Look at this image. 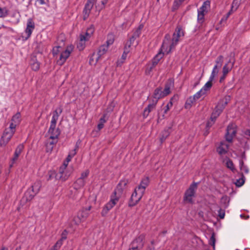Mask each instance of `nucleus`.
Segmentation results:
<instances>
[{
    "label": "nucleus",
    "mask_w": 250,
    "mask_h": 250,
    "mask_svg": "<svg viewBox=\"0 0 250 250\" xmlns=\"http://www.w3.org/2000/svg\"><path fill=\"white\" fill-rule=\"evenodd\" d=\"M122 182H120L117 186L116 188L115 189L113 194L111 196L109 201L106 204L103 208L101 212V214L103 216H105L108 211L111 209L117 203L123 191L122 188Z\"/></svg>",
    "instance_id": "f257e3e1"
},
{
    "label": "nucleus",
    "mask_w": 250,
    "mask_h": 250,
    "mask_svg": "<svg viewBox=\"0 0 250 250\" xmlns=\"http://www.w3.org/2000/svg\"><path fill=\"white\" fill-rule=\"evenodd\" d=\"M170 38V36L169 34H166L165 35V39L162 45L160 50L155 56L152 60V64H153V66H156L160 61V60L163 57L164 52H163V51H164L165 52L167 53V51L168 50V42H169Z\"/></svg>",
    "instance_id": "f03ea898"
},
{
    "label": "nucleus",
    "mask_w": 250,
    "mask_h": 250,
    "mask_svg": "<svg viewBox=\"0 0 250 250\" xmlns=\"http://www.w3.org/2000/svg\"><path fill=\"white\" fill-rule=\"evenodd\" d=\"M184 36V31L182 26L180 25L177 26L175 29V32L173 34L171 42L169 46H168V50L167 51V54L171 52V50L178 44L180 38Z\"/></svg>",
    "instance_id": "7ed1b4c3"
},
{
    "label": "nucleus",
    "mask_w": 250,
    "mask_h": 250,
    "mask_svg": "<svg viewBox=\"0 0 250 250\" xmlns=\"http://www.w3.org/2000/svg\"><path fill=\"white\" fill-rule=\"evenodd\" d=\"M114 42V36L113 34H109L107 36V41L105 44L101 45L96 53L97 55L101 58L107 52L108 46L112 45Z\"/></svg>",
    "instance_id": "20e7f679"
},
{
    "label": "nucleus",
    "mask_w": 250,
    "mask_h": 250,
    "mask_svg": "<svg viewBox=\"0 0 250 250\" xmlns=\"http://www.w3.org/2000/svg\"><path fill=\"white\" fill-rule=\"evenodd\" d=\"M41 185L40 182H36L25 193L26 200H31L39 191Z\"/></svg>",
    "instance_id": "39448f33"
},
{
    "label": "nucleus",
    "mask_w": 250,
    "mask_h": 250,
    "mask_svg": "<svg viewBox=\"0 0 250 250\" xmlns=\"http://www.w3.org/2000/svg\"><path fill=\"white\" fill-rule=\"evenodd\" d=\"M197 183H194L191 184L189 188L186 191L184 197V201L192 203L193 198L195 196L196 189H197Z\"/></svg>",
    "instance_id": "423d86ee"
},
{
    "label": "nucleus",
    "mask_w": 250,
    "mask_h": 250,
    "mask_svg": "<svg viewBox=\"0 0 250 250\" xmlns=\"http://www.w3.org/2000/svg\"><path fill=\"white\" fill-rule=\"evenodd\" d=\"M73 50V46L72 45L67 46L65 49L61 53L59 59L57 61L58 65L61 66L66 62Z\"/></svg>",
    "instance_id": "0eeeda50"
},
{
    "label": "nucleus",
    "mask_w": 250,
    "mask_h": 250,
    "mask_svg": "<svg viewBox=\"0 0 250 250\" xmlns=\"http://www.w3.org/2000/svg\"><path fill=\"white\" fill-rule=\"evenodd\" d=\"M223 62V57L222 55L219 56L215 60V64L214 66L209 79L210 81H213L215 77L218 74L220 68L221 67Z\"/></svg>",
    "instance_id": "6e6552de"
},
{
    "label": "nucleus",
    "mask_w": 250,
    "mask_h": 250,
    "mask_svg": "<svg viewBox=\"0 0 250 250\" xmlns=\"http://www.w3.org/2000/svg\"><path fill=\"white\" fill-rule=\"evenodd\" d=\"M237 132V125L235 124H230L227 128L225 138L227 141L231 142L233 138L235 136Z\"/></svg>",
    "instance_id": "1a4fd4ad"
},
{
    "label": "nucleus",
    "mask_w": 250,
    "mask_h": 250,
    "mask_svg": "<svg viewBox=\"0 0 250 250\" xmlns=\"http://www.w3.org/2000/svg\"><path fill=\"white\" fill-rule=\"evenodd\" d=\"M35 28V22L32 18H29L27 21L26 27L24 30L25 36H22L23 40H28L31 37Z\"/></svg>",
    "instance_id": "9d476101"
},
{
    "label": "nucleus",
    "mask_w": 250,
    "mask_h": 250,
    "mask_svg": "<svg viewBox=\"0 0 250 250\" xmlns=\"http://www.w3.org/2000/svg\"><path fill=\"white\" fill-rule=\"evenodd\" d=\"M72 172V168L59 167V172L56 175V179L65 181L68 179Z\"/></svg>",
    "instance_id": "9b49d317"
},
{
    "label": "nucleus",
    "mask_w": 250,
    "mask_h": 250,
    "mask_svg": "<svg viewBox=\"0 0 250 250\" xmlns=\"http://www.w3.org/2000/svg\"><path fill=\"white\" fill-rule=\"evenodd\" d=\"M144 193L141 192L139 189L135 188L132 193L128 205L130 207L135 206L141 199Z\"/></svg>",
    "instance_id": "f8f14e48"
},
{
    "label": "nucleus",
    "mask_w": 250,
    "mask_h": 250,
    "mask_svg": "<svg viewBox=\"0 0 250 250\" xmlns=\"http://www.w3.org/2000/svg\"><path fill=\"white\" fill-rule=\"evenodd\" d=\"M144 239L145 235L144 234H141L137 236L132 242L131 247L135 250H140L143 247Z\"/></svg>",
    "instance_id": "ddd939ff"
},
{
    "label": "nucleus",
    "mask_w": 250,
    "mask_h": 250,
    "mask_svg": "<svg viewBox=\"0 0 250 250\" xmlns=\"http://www.w3.org/2000/svg\"><path fill=\"white\" fill-rule=\"evenodd\" d=\"M8 130H4L3 133L0 139V146H5L9 142L14 134L13 131H8Z\"/></svg>",
    "instance_id": "4468645a"
},
{
    "label": "nucleus",
    "mask_w": 250,
    "mask_h": 250,
    "mask_svg": "<svg viewBox=\"0 0 250 250\" xmlns=\"http://www.w3.org/2000/svg\"><path fill=\"white\" fill-rule=\"evenodd\" d=\"M89 215L87 210L83 209L80 210L77 214V216L73 219V221L76 225H79L80 223L86 219Z\"/></svg>",
    "instance_id": "2eb2a0df"
},
{
    "label": "nucleus",
    "mask_w": 250,
    "mask_h": 250,
    "mask_svg": "<svg viewBox=\"0 0 250 250\" xmlns=\"http://www.w3.org/2000/svg\"><path fill=\"white\" fill-rule=\"evenodd\" d=\"M94 2L95 0H87L83 10V18L84 20H86L88 18Z\"/></svg>",
    "instance_id": "dca6fc26"
},
{
    "label": "nucleus",
    "mask_w": 250,
    "mask_h": 250,
    "mask_svg": "<svg viewBox=\"0 0 250 250\" xmlns=\"http://www.w3.org/2000/svg\"><path fill=\"white\" fill-rule=\"evenodd\" d=\"M47 133L49 139H58L61 130L56 126H50Z\"/></svg>",
    "instance_id": "f3484780"
},
{
    "label": "nucleus",
    "mask_w": 250,
    "mask_h": 250,
    "mask_svg": "<svg viewBox=\"0 0 250 250\" xmlns=\"http://www.w3.org/2000/svg\"><path fill=\"white\" fill-rule=\"evenodd\" d=\"M229 145L225 142H221L217 147V152L220 155L226 154L229 149Z\"/></svg>",
    "instance_id": "a211bd4d"
},
{
    "label": "nucleus",
    "mask_w": 250,
    "mask_h": 250,
    "mask_svg": "<svg viewBox=\"0 0 250 250\" xmlns=\"http://www.w3.org/2000/svg\"><path fill=\"white\" fill-rule=\"evenodd\" d=\"M227 103L225 102L224 105L223 104H221V103H219L215 107L214 111L211 114V116H212V118L214 119H216L219 116V115L223 111L225 106L227 104Z\"/></svg>",
    "instance_id": "6ab92c4d"
},
{
    "label": "nucleus",
    "mask_w": 250,
    "mask_h": 250,
    "mask_svg": "<svg viewBox=\"0 0 250 250\" xmlns=\"http://www.w3.org/2000/svg\"><path fill=\"white\" fill-rule=\"evenodd\" d=\"M157 104V103L156 102V101L152 99L149 101V104H148L147 106L145 108L144 111L143 115L145 117H147L149 113L155 108Z\"/></svg>",
    "instance_id": "aec40b11"
},
{
    "label": "nucleus",
    "mask_w": 250,
    "mask_h": 250,
    "mask_svg": "<svg viewBox=\"0 0 250 250\" xmlns=\"http://www.w3.org/2000/svg\"><path fill=\"white\" fill-rule=\"evenodd\" d=\"M166 97L164 94L162 88V87H158L154 90L152 100L156 101V102L158 103V100L161 98Z\"/></svg>",
    "instance_id": "412c9836"
},
{
    "label": "nucleus",
    "mask_w": 250,
    "mask_h": 250,
    "mask_svg": "<svg viewBox=\"0 0 250 250\" xmlns=\"http://www.w3.org/2000/svg\"><path fill=\"white\" fill-rule=\"evenodd\" d=\"M24 148V146L23 144H20L16 148V150L14 152V156L12 159V163L10 165V167H12L13 166V164L15 162V161L18 159L19 156L21 154V152L23 150Z\"/></svg>",
    "instance_id": "4be33fe9"
},
{
    "label": "nucleus",
    "mask_w": 250,
    "mask_h": 250,
    "mask_svg": "<svg viewBox=\"0 0 250 250\" xmlns=\"http://www.w3.org/2000/svg\"><path fill=\"white\" fill-rule=\"evenodd\" d=\"M149 183V180L148 177H145L142 180L140 185L136 188L139 189L142 193H144L146 188L148 186Z\"/></svg>",
    "instance_id": "5701e85b"
},
{
    "label": "nucleus",
    "mask_w": 250,
    "mask_h": 250,
    "mask_svg": "<svg viewBox=\"0 0 250 250\" xmlns=\"http://www.w3.org/2000/svg\"><path fill=\"white\" fill-rule=\"evenodd\" d=\"M88 40L85 38L82 35H80V40L79 42L77 43V48L80 50H83L85 47V42L86 41Z\"/></svg>",
    "instance_id": "b1692460"
},
{
    "label": "nucleus",
    "mask_w": 250,
    "mask_h": 250,
    "mask_svg": "<svg viewBox=\"0 0 250 250\" xmlns=\"http://www.w3.org/2000/svg\"><path fill=\"white\" fill-rule=\"evenodd\" d=\"M31 68L34 71H38L40 67V64L38 62L36 57L32 58L30 62Z\"/></svg>",
    "instance_id": "393cba45"
},
{
    "label": "nucleus",
    "mask_w": 250,
    "mask_h": 250,
    "mask_svg": "<svg viewBox=\"0 0 250 250\" xmlns=\"http://www.w3.org/2000/svg\"><path fill=\"white\" fill-rule=\"evenodd\" d=\"M230 62V61H229L228 62L226 63L223 67L222 73L224 74V75H227L228 73L231 71L233 66L234 62H232L230 66L229 65Z\"/></svg>",
    "instance_id": "a878e982"
},
{
    "label": "nucleus",
    "mask_w": 250,
    "mask_h": 250,
    "mask_svg": "<svg viewBox=\"0 0 250 250\" xmlns=\"http://www.w3.org/2000/svg\"><path fill=\"white\" fill-rule=\"evenodd\" d=\"M210 3L209 0L204 1L202 6L198 9V11L203 13L207 12L210 7Z\"/></svg>",
    "instance_id": "bb28decb"
},
{
    "label": "nucleus",
    "mask_w": 250,
    "mask_h": 250,
    "mask_svg": "<svg viewBox=\"0 0 250 250\" xmlns=\"http://www.w3.org/2000/svg\"><path fill=\"white\" fill-rule=\"evenodd\" d=\"M85 183L86 182L85 181H83V180H82L79 178L76 180V181L74 183V188L76 189H80L83 188L85 185Z\"/></svg>",
    "instance_id": "cd10ccee"
},
{
    "label": "nucleus",
    "mask_w": 250,
    "mask_h": 250,
    "mask_svg": "<svg viewBox=\"0 0 250 250\" xmlns=\"http://www.w3.org/2000/svg\"><path fill=\"white\" fill-rule=\"evenodd\" d=\"M209 78V80L205 83L204 86L200 89L205 95L206 94L208 91L211 88L212 84V82Z\"/></svg>",
    "instance_id": "c85d7f7f"
},
{
    "label": "nucleus",
    "mask_w": 250,
    "mask_h": 250,
    "mask_svg": "<svg viewBox=\"0 0 250 250\" xmlns=\"http://www.w3.org/2000/svg\"><path fill=\"white\" fill-rule=\"evenodd\" d=\"M100 58L97 55L96 53H93L89 59V64L91 65H95Z\"/></svg>",
    "instance_id": "c756f323"
},
{
    "label": "nucleus",
    "mask_w": 250,
    "mask_h": 250,
    "mask_svg": "<svg viewBox=\"0 0 250 250\" xmlns=\"http://www.w3.org/2000/svg\"><path fill=\"white\" fill-rule=\"evenodd\" d=\"M94 32V27L93 25H91L87 29L86 32L84 34L82 35L85 38L89 40Z\"/></svg>",
    "instance_id": "7c9ffc66"
},
{
    "label": "nucleus",
    "mask_w": 250,
    "mask_h": 250,
    "mask_svg": "<svg viewBox=\"0 0 250 250\" xmlns=\"http://www.w3.org/2000/svg\"><path fill=\"white\" fill-rule=\"evenodd\" d=\"M239 168L242 172V175H243L244 173L248 174L249 172V168L247 166L244 165V162L241 159L239 160Z\"/></svg>",
    "instance_id": "2f4dec72"
},
{
    "label": "nucleus",
    "mask_w": 250,
    "mask_h": 250,
    "mask_svg": "<svg viewBox=\"0 0 250 250\" xmlns=\"http://www.w3.org/2000/svg\"><path fill=\"white\" fill-rule=\"evenodd\" d=\"M196 100L194 98V97L192 96L189 97L186 101L185 104V108H189L191 107L192 105L195 103Z\"/></svg>",
    "instance_id": "473e14b6"
},
{
    "label": "nucleus",
    "mask_w": 250,
    "mask_h": 250,
    "mask_svg": "<svg viewBox=\"0 0 250 250\" xmlns=\"http://www.w3.org/2000/svg\"><path fill=\"white\" fill-rule=\"evenodd\" d=\"M21 121V115L20 112H17L15 114L11 119V121L19 125Z\"/></svg>",
    "instance_id": "72a5a7b5"
},
{
    "label": "nucleus",
    "mask_w": 250,
    "mask_h": 250,
    "mask_svg": "<svg viewBox=\"0 0 250 250\" xmlns=\"http://www.w3.org/2000/svg\"><path fill=\"white\" fill-rule=\"evenodd\" d=\"M229 199L227 196H224L221 199V204L222 207L227 208L229 206Z\"/></svg>",
    "instance_id": "f704fd0d"
},
{
    "label": "nucleus",
    "mask_w": 250,
    "mask_h": 250,
    "mask_svg": "<svg viewBox=\"0 0 250 250\" xmlns=\"http://www.w3.org/2000/svg\"><path fill=\"white\" fill-rule=\"evenodd\" d=\"M226 166L227 167L230 169L232 172H234L236 171V169L233 165V163L231 160L229 159H228L226 162Z\"/></svg>",
    "instance_id": "c9c22d12"
},
{
    "label": "nucleus",
    "mask_w": 250,
    "mask_h": 250,
    "mask_svg": "<svg viewBox=\"0 0 250 250\" xmlns=\"http://www.w3.org/2000/svg\"><path fill=\"white\" fill-rule=\"evenodd\" d=\"M241 1L240 0H233L231 7V10H236L240 4Z\"/></svg>",
    "instance_id": "e433bc0d"
},
{
    "label": "nucleus",
    "mask_w": 250,
    "mask_h": 250,
    "mask_svg": "<svg viewBox=\"0 0 250 250\" xmlns=\"http://www.w3.org/2000/svg\"><path fill=\"white\" fill-rule=\"evenodd\" d=\"M170 87L171 84L170 83H167L165 84V88L163 91V92L165 96H167L168 94L170 93Z\"/></svg>",
    "instance_id": "4c0bfd02"
},
{
    "label": "nucleus",
    "mask_w": 250,
    "mask_h": 250,
    "mask_svg": "<svg viewBox=\"0 0 250 250\" xmlns=\"http://www.w3.org/2000/svg\"><path fill=\"white\" fill-rule=\"evenodd\" d=\"M174 97H172L169 102L167 103V105L165 106L164 109V113L166 114L167 111L172 107L173 105L172 101L173 100Z\"/></svg>",
    "instance_id": "58836bf2"
},
{
    "label": "nucleus",
    "mask_w": 250,
    "mask_h": 250,
    "mask_svg": "<svg viewBox=\"0 0 250 250\" xmlns=\"http://www.w3.org/2000/svg\"><path fill=\"white\" fill-rule=\"evenodd\" d=\"M215 235L214 233H213L211 234V236L209 239L208 240V244L209 245L211 246L213 248V249L214 250L215 249Z\"/></svg>",
    "instance_id": "ea45409f"
},
{
    "label": "nucleus",
    "mask_w": 250,
    "mask_h": 250,
    "mask_svg": "<svg viewBox=\"0 0 250 250\" xmlns=\"http://www.w3.org/2000/svg\"><path fill=\"white\" fill-rule=\"evenodd\" d=\"M8 14V10L6 7H0V18H5Z\"/></svg>",
    "instance_id": "a19ab883"
},
{
    "label": "nucleus",
    "mask_w": 250,
    "mask_h": 250,
    "mask_svg": "<svg viewBox=\"0 0 250 250\" xmlns=\"http://www.w3.org/2000/svg\"><path fill=\"white\" fill-rule=\"evenodd\" d=\"M205 13L198 11L197 21L199 23L202 24L204 21Z\"/></svg>",
    "instance_id": "79ce46f5"
},
{
    "label": "nucleus",
    "mask_w": 250,
    "mask_h": 250,
    "mask_svg": "<svg viewBox=\"0 0 250 250\" xmlns=\"http://www.w3.org/2000/svg\"><path fill=\"white\" fill-rule=\"evenodd\" d=\"M245 177L244 175H242V177L241 178H239V179H237L235 183V185L238 187H241L245 182Z\"/></svg>",
    "instance_id": "37998d69"
},
{
    "label": "nucleus",
    "mask_w": 250,
    "mask_h": 250,
    "mask_svg": "<svg viewBox=\"0 0 250 250\" xmlns=\"http://www.w3.org/2000/svg\"><path fill=\"white\" fill-rule=\"evenodd\" d=\"M89 174V170L88 169H86L83 171L81 174L80 177H79L80 179L83 180V181H85L86 182V179L88 176Z\"/></svg>",
    "instance_id": "c03bdc74"
},
{
    "label": "nucleus",
    "mask_w": 250,
    "mask_h": 250,
    "mask_svg": "<svg viewBox=\"0 0 250 250\" xmlns=\"http://www.w3.org/2000/svg\"><path fill=\"white\" fill-rule=\"evenodd\" d=\"M18 125L11 121L9 128H6L5 130H9L8 131H13V133L15 132V128Z\"/></svg>",
    "instance_id": "a18cd8bd"
},
{
    "label": "nucleus",
    "mask_w": 250,
    "mask_h": 250,
    "mask_svg": "<svg viewBox=\"0 0 250 250\" xmlns=\"http://www.w3.org/2000/svg\"><path fill=\"white\" fill-rule=\"evenodd\" d=\"M129 53V50L128 47H125L124 51L122 56V59L123 61L121 62V63H122L126 59L127 57V55Z\"/></svg>",
    "instance_id": "49530a36"
},
{
    "label": "nucleus",
    "mask_w": 250,
    "mask_h": 250,
    "mask_svg": "<svg viewBox=\"0 0 250 250\" xmlns=\"http://www.w3.org/2000/svg\"><path fill=\"white\" fill-rule=\"evenodd\" d=\"M62 108L61 107H59L56 109L53 113V116L56 117V118H59V116L62 112Z\"/></svg>",
    "instance_id": "de8ad7c7"
},
{
    "label": "nucleus",
    "mask_w": 250,
    "mask_h": 250,
    "mask_svg": "<svg viewBox=\"0 0 250 250\" xmlns=\"http://www.w3.org/2000/svg\"><path fill=\"white\" fill-rule=\"evenodd\" d=\"M58 139H49L48 140L47 144H49L50 146H51L53 147L55 146V145L58 143Z\"/></svg>",
    "instance_id": "09e8293b"
},
{
    "label": "nucleus",
    "mask_w": 250,
    "mask_h": 250,
    "mask_svg": "<svg viewBox=\"0 0 250 250\" xmlns=\"http://www.w3.org/2000/svg\"><path fill=\"white\" fill-rule=\"evenodd\" d=\"M205 95V94L201 90H200L199 91L196 92L193 96L194 97L195 100L197 101L200 98H201V96Z\"/></svg>",
    "instance_id": "8fccbe9b"
},
{
    "label": "nucleus",
    "mask_w": 250,
    "mask_h": 250,
    "mask_svg": "<svg viewBox=\"0 0 250 250\" xmlns=\"http://www.w3.org/2000/svg\"><path fill=\"white\" fill-rule=\"evenodd\" d=\"M169 135V132L167 131H164L162 132V136L160 138L161 143L165 140L166 138Z\"/></svg>",
    "instance_id": "3c124183"
},
{
    "label": "nucleus",
    "mask_w": 250,
    "mask_h": 250,
    "mask_svg": "<svg viewBox=\"0 0 250 250\" xmlns=\"http://www.w3.org/2000/svg\"><path fill=\"white\" fill-rule=\"evenodd\" d=\"M218 215L220 219L224 218L225 215V211L224 209L220 208L218 211Z\"/></svg>",
    "instance_id": "603ef678"
},
{
    "label": "nucleus",
    "mask_w": 250,
    "mask_h": 250,
    "mask_svg": "<svg viewBox=\"0 0 250 250\" xmlns=\"http://www.w3.org/2000/svg\"><path fill=\"white\" fill-rule=\"evenodd\" d=\"M216 119H214L212 118V116L210 117V119L209 121H208L206 125L207 128L210 127L215 123Z\"/></svg>",
    "instance_id": "864d4df0"
},
{
    "label": "nucleus",
    "mask_w": 250,
    "mask_h": 250,
    "mask_svg": "<svg viewBox=\"0 0 250 250\" xmlns=\"http://www.w3.org/2000/svg\"><path fill=\"white\" fill-rule=\"evenodd\" d=\"M61 48V46H57L53 47L52 49V54L54 56L57 55L60 52V49Z\"/></svg>",
    "instance_id": "5fc2aeb1"
},
{
    "label": "nucleus",
    "mask_w": 250,
    "mask_h": 250,
    "mask_svg": "<svg viewBox=\"0 0 250 250\" xmlns=\"http://www.w3.org/2000/svg\"><path fill=\"white\" fill-rule=\"evenodd\" d=\"M57 173L55 171H50L48 172V178L47 179L48 180L52 179L53 178L55 177L56 178V175Z\"/></svg>",
    "instance_id": "6e6d98bb"
},
{
    "label": "nucleus",
    "mask_w": 250,
    "mask_h": 250,
    "mask_svg": "<svg viewBox=\"0 0 250 250\" xmlns=\"http://www.w3.org/2000/svg\"><path fill=\"white\" fill-rule=\"evenodd\" d=\"M58 120V118H56V117L54 116H52L50 126H56Z\"/></svg>",
    "instance_id": "4d7b16f0"
},
{
    "label": "nucleus",
    "mask_w": 250,
    "mask_h": 250,
    "mask_svg": "<svg viewBox=\"0 0 250 250\" xmlns=\"http://www.w3.org/2000/svg\"><path fill=\"white\" fill-rule=\"evenodd\" d=\"M142 29L141 27H139L133 33L132 35L133 36H134L135 38H137L139 37L140 35L141 34V30Z\"/></svg>",
    "instance_id": "13d9d810"
},
{
    "label": "nucleus",
    "mask_w": 250,
    "mask_h": 250,
    "mask_svg": "<svg viewBox=\"0 0 250 250\" xmlns=\"http://www.w3.org/2000/svg\"><path fill=\"white\" fill-rule=\"evenodd\" d=\"M78 148V146L77 145L76 146L75 148L70 151L69 153V154L72 157H73L77 153V150Z\"/></svg>",
    "instance_id": "bf43d9fd"
},
{
    "label": "nucleus",
    "mask_w": 250,
    "mask_h": 250,
    "mask_svg": "<svg viewBox=\"0 0 250 250\" xmlns=\"http://www.w3.org/2000/svg\"><path fill=\"white\" fill-rule=\"evenodd\" d=\"M68 234V232L66 231V230H64L62 234H61V238L62 240L64 241L67 238V235Z\"/></svg>",
    "instance_id": "052dcab7"
},
{
    "label": "nucleus",
    "mask_w": 250,
    "mask_h": 250,
    "mask_svg": "<svg viewBox=\"0 0 250 250\" xmlns=\"http://www.w3.org/2000/svg\"><path fill=\"white\" fill-rule=\"evenodd\" d=\"M100 2L101 3V5H100L99 10L103 9L104 7L105 4L107 3L108 1V0H100Z\"/></svg>",
    "instance_id": "680f3d73"
},
{
    "label": "nucleus",
    "mask_w": 250,
    "mask_h": 250,
    "mask_svg": "<svg viewBox=\"0 0 250 250\" xmlns=\"http://www.w3.org/2000/svg\"><path fill=\"white\" fill-rule=\"evenodd\" d=\"M54 148L53 146H50L49 144H46V151L48 153H50L53 148Z\"/></svg>",
    "instance_id": "e2e57ef3"
},
{
    "label": "nucleus",
    "mask_w": 250,
    "mask_h": 250,
    "mask_svg": "<svg viewBox=\"0 0 250 250\" xmlns=\"http://www.w3.org/2000/svg\"><path fill=\"white\" fill-rule=\"evenodd\" d=\"M106 118V114H104L103 116L100 119V123L104 125V124L106 122L107 120V119H105Z\"/></svg>",
    "instance_id": "0e129e2a"
},
{
    "label": "nucleus",
    "mask_w": 250,
    "mask_h": 250,
    "mask_svg": "<svg viewBox=\"0 0 250 250\" xmlns=\"http://www.w3.org/2000/svg\"><path fill=\"white\" fill-rule=\"evenodd\" d=\"M69 163V162H67L65 160L64 161L62 165L60 167V168H70V167H68V164Z\"/></svg>",
    "instance_id": "69168bd1"
},
{
    "label": "nucleus",
    "mask_w": 250,
    "mask_h": 250,
    "mask_svg": "<svg viewBox=\"0 0 250 250\" xmlns=\"http://www.w3.org/2000/svg\"><path fill=\"white\" fill-rule=\"evenodd\" d=\"M137 38H135L134 36H133V35L130 38L128 42V43H132V44L134 43L135 40Z\"/></svg>",
    "instance_id": "338daca9"
},
{
    "label": "nucleus",
    "mask_w": 250,
    "mask_h": 250,
    "mask_svg": "<svg viewBox=\"0 0 250 250\" xmlns=\"http://www.w3.org/2000/svg\"><path fill=\"white\" fill-rule=\"evenodd\" d=\"M226 76H227V75H224V74L223 73L222 75L220 78L219 82L220 83H223L224 82V81L225 80Z\"/></svg>",
    "instance_id": "774afa93"
}]
</instances>
